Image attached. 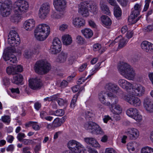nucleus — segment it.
<instances>
[{
    "label": "nucleus",
    "instance_id": "obj_1",
    "mask_svg": "<svg viewBox=\"0 0 153 153\" xmlns=\"http://www.w3.org/2000/svg\"><path fill=\"white\" fill-rule=\"evenodd\" d=\"M90 8V11L94 14L98 11V7L95 2L91 1H86L81 2L78 5L79 13L84 17L89 16V13L88 7Z\"/></svg>",
    "mask_w": 153,
    "mask_h": 153
},
{
    "label": "nucleus",
    "instance_id": "obj_2",
    "mask_svg": "<svg viewBox=\"0 0 153 153\" xmlns=\"http://www.w3.org/2000/svg\"><path fill=\"white\" fill-rule=\"evenodd\" d=\"M50 33V26L46 24H41L36 27L34 31V35L37 40L43 41L47 38Z\"/></svg>",
    "mask_w": 153,
    "mask_h": 153
},
{
    "label": "nucleus",
    "instance_id": "obj_3",
    "mask_svg": "<svg viewBox=\"0 0 153 153\" xmlns=\"http://www.w3.org/2000/svg\"><path fill=\"white\" fill-rule=\"evenodd\" d=\"M118 71L121 75L126 79L133 80L136 76V73L133 68L126 63L122 62L118 67Z\"/></svg>",
    "mask_w": 153,
    "mask_h": 153
},
{
    "label": "nucleus",
    "instance_id": "obj_4",
    "mask_svg": "<svg viewBox=\"0 0 153 153\" xmlns=\"http://www.w3.org/2000/svg\"><path fill=\"white\" fill-rule=\"evenodd\" d=\"M53 4L56 10L62 12V13L58 14L55 12H53L51 15L52 18L54 19L62 18L64 14V10L66 7V1L65 0H53Z\"/></svg>",
    "mask_w": 153,
    "mask_h": 153
},
{
    "label": "nucleus",
    "instance_id": "obj_5",
    "mask_svg": "<svg viewBox=\"0 0 153 153\" xmlns=\"http://www.w3.org/2000/svg\"><path fill=\"white\" fill-rule=\"evenodd\" d=\"M50 64L46 60H41L35 63L34 69L35 72L39 74L47 73L51 69Z\"/></svg>",
    "mask_w": 153,
    "mask_h": 153
},
{
    "label": "nucleus",
    "instance_id": "obj_6",
    "mask_svg": "<svg viewBox=\"0 0 153 153\" xmlns=\"http://www.w3.org/2000/svg\"><path fill=\"white\" fill-rule=\"evenodd\" d=\"M14 12L21 15L27 11L29 7L28 2L25 0H17L14 4Z\"/></svg>",
    "mask_w": 153,
    "mask_h": 153
},
{
    "label": "nucleus",
    "instance_id": "obj_7",
    "mask_svg": "<svg viewBox=\"0 0 153 153\" xmlns=\"http://www.w3.org/2000/svg\"><path fill=\"white\" fill-rule=\"evenodd\" d=\"M67 146L72 152L74 153H85V147L79 142L74 140H71L68 143ZM71 153V152H65Z\"/></svg>",
    "mask_w": 153,
    "mask_h": 153
},
{
    "label": "nucleus",
    "instance_id": "obj_8",
    "mask_svg": "<svg viewBox=\"0 0 153 153\" xmlns=\"http://www.w3.org/2000/svg\"><path fill=\"white\" fill-rule=\"evenodd\" d=\"M141 10V5L138 3H136L132 9L131 14L128 17V21L131 24H134L140 18V16L137 18L139 15Z\"/></svg>",
    "mask_w": 153,
    "mask_h": 153
},
{
    "label": "nucleus",
    "instance_id": "obj_9",
    "mask_svg": "<svg viewBox=\"0 0 153 153\" xmlns=\"http://www.w3.org/2000/svg\"><path fill=\"white\" fill-rule=\"evenodd\" d=\"M120 98L135 107L141 105V102L139 98L134 95L123 94Z\"/></svg>",
    "mask_w": 153,
    "mask_h": 153
},
{
    "label": "nucleus",
    "instance_id": "obj_10",
    "mask_svg": "<svg viewBox=\"0 0 153 153\" xmlns=\"http://www.w3.org/2000/svg\"><path fill=\"white\" fill-rule=\"evenodd\" d=\"M145 91L144 87L140 84L132 85V87L128 91V93L131 94L137 97H141L145 93Z\"/></svg>",
    "mask_w": 153,
    "mask_h": 153
},
{
    "label": "nucleus",
    "instance_id": "obj_11",
    "mask_svg": "<svg viewBox=\"0 0 153 153\" xmlns=\"http://www.w3.org/2000/svg\"><path fill=\"white\" fill-rule=\"evenodd\" d=\"M84 126L86 129L91 130V131L92 133L101 135H103L104 134L102 129L95 123H87L85 124Z\"/></svg>",
    "mask_w": 153,
    "mask_h": 153
},
{
    "label": "nucleus",
    "instance_id": "obj_12",
    "mask_svg": "<svg viewBox=\"0 0 153 153\" xmlns=\"http://www.w3.org/2000/svg\"><path fill=\"white\" fill-rule=\"evenodd\" d=\"M20 39L17 33L15 30H12L10 33L8 38V42L11 46H17L20 43Z\"/></svg>",
    "mask_w": 153,
    "mask_h": 153
},
{
    "label": "nucleus",
    "instance_id": "obj_13",
    "mask_svg": "<svg viewBox=\"0 0 153 153\" xmlns=\"http://www.w3.org/2000/svg\"><path fill=\"white\" fill-rule=\"evenodd\" d=\"M50 10V4L48 2L44 3L41 5L39 11V17L42 19H45L49 14Z\"/></svg>",
    "mask_w": 153,
    "mask_h": 153
},
{
    "label": "nucleus",
    "instance_id": "obj_14",
    "mask_svg": "<svg viewBox=\"0 0 153 153\" xmlns=\"http://www.w3.org/2000/svg\"><path fill=\"white\" fill-rule=\"evenodd\" d=\"M62 43L60 40L55 37L53 40L52 45L51 46L50 52L53 54H56L61 50Z\"/></svg>",
    "mask_w": 153,
    "mask_h": 153
},
{
    "label": "nucleus",
    "instance_id": "obj_15",
    "mask_svg": "<svg viewBox=\"0 0 153 153\" xmlns=\"http://www.w3.org/2000/svg\"><path fill=\"white\" fill-rule=\"evenodd\" d=\"M11 50L5 49L3 54L4 59L7 62V63L10 65L16 63L17 59L15 56L12 54L10 52Z\"/></svg>",
    "mask_w": 153,
    "mask_h": 153
},
{
    "label": "nucleus",
    "instance_id": "obj_16",
    "mask_svg": "<svg viewBox=\"0 0 153 153\" xmlns=\"http://www.w3.org/2000/svg\"><path fill=\"white\" fill-rule=\"evenodd\" d=\"M29 85L31 89L36 90L40 88L42 86L41 80L37 78H32L29 80Z\"/></svg>",
    "mask_w": 153,
    "mask_h": 153
},
{
    "label": "nucleus",
    "instance_id": "obj_17",
    "mask_svg": "<svg viewBox=\"0 0 153 153\" xmlns=\"http://www.w3.org/2000/svg\"><path fill=\"white\" fill-rule=\"evenodd\" d=\"M142 50L146 53L152 52L153 53V44L148 41H143L140 44Z\"/></svg>",
    "mask_w": 153,
    "mask_h": 153
},
{
    "label": "nucleus",
    "instance_id": "obj_18",
    "mask_svg": "<svg viewBox=\"0 0 153 153\" xmlns=\"http://www.w3.org/2000/svg\"><path fill=\"white\" fill-rule=\"evenodd\" d=\"M36 22L33 19L26 20L24 23L23 27L27 31H31L35 27Z\"/></svg>",
    "mask_w": 153,
    "mask_h": 153
},
{
    "label": "nucleus",
    "instance_id": "obj_19",
    "mask_svg": "<svg viewBox=\"0 0 153 153\" xmlns=\"http://www.w3.org/2000/svg\"><path fill=\"white\" fill-rule=\"evenodd\" d=\"M72 24L74 27L79 28L84 26L85 25V22L82 17L76 16L73 18Z\"/></svg>",
    "mask_w": 153,
    "mask_h": 153
},
{
    "label": "nucleus",
    "instance_id": "obj_20",
    "mask_svg": "<svg viewBox=\"0 0 153 153\" xmlns=\"http://www.w3.org/2000/svg\"><path fill=\"white\" fill-rule=\"evenodd\" d=\"M0 10L1 15L4 17L7 16L10 13L11 10L9 6L2 2L1 0H0Z\"/></svg>",
    "mask_w": 153,
    "mask_h": 153
},
{
    "label": "nucleus",
    "instance_id": "obj_21",
    "mask_svg": "<svg viewBox=\"0 0 153 153\" xmlns=\"http://www.w3.org/2000/svg\"><path fill=\"white\" fill-rule=\"evenodd\" d=\"M125 133L127 135L132 138L137 139L140 135V132L139 130L136 128H131L127 129Z\"/></svg>",
    "mask_w": 153,
    "mask_h": 153
},
{
    "label": "nucleus",
    "instance_id": "obj_22",
    "mask_svg": "<svg viewBox=\"0 0 153 153\" xmlns=\"http://www.w3.org/2000/svg\"><path fill=\"white\" fill-rule=\"evenodd\" d=\"M144 108L148 112H153V101L148 98H145L143 102Z\"/></svg>",
    "mask_w": 153,
    "mask_h": 153
},
{
    "label": "nucleus",
    "instance_id": "obj_23",
    "mask_svg": "<svg viewBox=\"0 0 153 153\" xmlns=\"http://www.w3.org/2000/svg\"><path fill=\"white\" fill-rule=\"evenodd\" d=\"M119 85L123 88L128 91L132 87V84L124 79H120L118 81Z\"/></svg>",
    "mask_w": 153,
    "mask_h": 153
},
{
    "label": "nucleus",
    "instance_id": "obj_24",
    "mask_svg": "<svg viewBox=\"0 0 153 153\" xmlns=\"http://www.w3.org/2000/svg\"><path fill=\"white\" fill-rule=\"evenodd\" d=\"M110 109L111 112L114 115H120L122 112V109L121 107L119 104L115 105L111 104Z\"/></svg>",
    "mask_w": 153,
    "mask_h": 153
},
{
    "label": "nucleus",
    "instance_id": "obj_25",
    "mask_svg": "<svg viewBox=\"0 0 153 153\" xmlns=\"http://www.w3.org/2000/svg\"><path fill=\"white\" fill-rule=\"evenodd\" d=\"M118 42H119V47L121 48L126 45L128 42V40L123 37L121 35H120L115 39L113 43H115Z\"/></svg>",
    "mask_w": 153,
    "mask_h": 153
},
{
    "label": "nucleus",
    "instance_id": "obj_26",
    "mask_svg": "<svg viewBox=\"0 0 153 153\" xmlns=\"http://www.w3.org/2000/svg\"><path fill=\"white\" fill-rule=\"evenodd\" d=\"M105 88L107 90L112 91L114 93L117 92L120 90L119 87L117 85L111 83L106 84Z\"/></svg>",
    "mask_w": 153,
    "mask_h": 153
},
{
    "label": "nucleus",
    "instance_id": "obj_27",
    "mask_svg": "<svg viewBox=\"0 0 153 153\" xmlns=\"http://www.w3.org/2000/svg\"><path fill=\"white\" fill-rule=\"evenodd\" d=\"M85 142L92 146L97 148H100V146L98 142L94 138L87 137L84 138Z\"/></svg>",
    "mask_w": 153,
    "mask_h": 153
},
{
    "label": "nucleus",
    "instance_id": "obj_28",
    "mask_svg": "<svg viewBox=\"0 0 153 153\" xmlns=\"http://www.w3.org/2000/svg\"><path fill=\"white\" fill-rule=\"evenodd\" d=\"M62 40L63 44L66 45H70L72 42L71 36L68 34L63 35L62 37Z\"/></svg>",
    "mask_w": 153,
    "mask_h": 153
},
{
    "label": "nucleus",
    "instance_id": "obj_29",
    "mask_svg": "<svg viewBox=\"0 0 153 153\" xmlns=\"http://www.w3.org/2000/svg\"><path fill=\"white\" fill-rule=\"evenodd\" d=\"M67 54L66 53L61 52L56 59V61L60 63H63L66 60L67 57Z\"/></svg>",
    "mask_w": 153,
    "mask_h": 153
},
{
    "label": "nucleus",
    "instance_id": "obj_30",
    "mask_svg": "<svg viewBox=\"0 0 153 153\" xmlns=\"http://www.w3.org/2000/svg\"><path fill=\"white\" fill-rule=\"evenodd\" d=\"M81 32L83 36L87 38H91L93 34L92 31L89 28L84 29L81 30Z\"/></svg>",
    "mask_w": 153,
    "mask_h": 153
},
{
    "label": "nucleus",
    "instance_id": "obj_31",
    "mask_svg": "<svg viewBox=\"0 0 153 153\" xmlns=\"http://www.w3.org/2000/svg\"><path fill=\"white\" fill-rule=\"evenodd\" d=\"M101 20L103 25L105 26H109L111 24V21L107 16L103 15L100 18Z\"/></svg>",
    "mask_w": 153,
    "mask_h": 153
},
{
    "label": "nucleus",
    "instance_id": "obj_32",
    "mask_svg": "<svg viewBox=\"0 0 153 153\" xmlns=\"http://www.w3.org/2000/svg\"><path fill=\"white\" fill-rule=\"evenodd\" d=\"M23 80V76L20 74H17L14 76L12 79V82L14 84H19L21 83Z\"/></svg>",
    "mask_w": 153,
    "mask_h": 153
},
{
    "label": "nucleus",
    "instance_id": "obj_33",
    "mask_svg": "<svg viewBox=\"0 0 153 153\" xmlns=\"http://www.w3.org/2000/svg\"><path fill=\"white\" fill-rule=\"evenodd\" d=\"M138 111V110L135 108H131L126 111V114L128 116L132 118Z\"/></svg>",
    "mask_w": 153,
    "mask_h": 153
},
{
    "label": "nucleus",
    "instance_id": "obj_34",
    "mask_svg": "<svg viewBox=\"0 0 153 153\" xmlns=\"http://www.w3.org/2000/svg\"><path fill=\"white\" fill-rule=\"evenodd\" d=\"M108 93L106 94V92L104 91L100 92L98 95V99L100 102L104 104L106 102V97Z\"/></svg>",
    "mask_w": 153,
    "mask_h": 153
},
{
    "label": "nucleus",
    "instance_id": "obj_35",
    "mask_svg": "<svg viewBox=\"0 0 153 153\" xmlns=\"http://www.w3.org/2000/svg\"><path fill=\"white\" fill-rule=\"evenodd\" d=\"M107 96L111 100L112 102V103L111 104H113L114 105H116L118 102V97L112 93H108Z\"/></svg>",
    "mask_w": 153,
    "mask_h": 153
},
{
    "label": "nucleus",
    "instance_id": "obj_36",
    "mask_svg": "<svg viewBox=\"0 0 153 153\" xmlns=\"http://www.w3.org/2000/svg\"><path fill=\"white\" fill-rule=\"evenodd\" d=\"M114 14L116 17H119L122 14V10L117 4L114 6Z\"/></svg>",
    "mask_w": 153,
    "mask_h": 153
},
{
    "label": "nucleus",
    "instance_id": "obj_37",
    "mask_svg": "<svg viewBox=\"0 0 153 153\" xmlns=\"http://www.w3.org/2000/svg\"><path fill=\"white\" fill-rule=\"evenodd\" d=\"M137 143L136 142H131L128 143L127 145V149L130 152L134 151L135 148H137Z\"/></svg>",
    "mask_w": 153,
    "mask_h": 153
},
{
    "label": "nucleus",
    "instance_id": "obj_38",
    "mask_svg": "<svg viewBox=\"0 0 153 153\" xmlns=\"http://www.w3.org/2000/svg\"><path fill=\"white\" fill-rule=\"evenodd\" d=\"M141 153H153V148L146 146L142 148L141 150Z\"/></svg>",
    "mask_w": 153,
    "mask_h": 153
},
{
    "label": "nucleus",
    "instance_id": "obj_39",
    "mask_svg": "<svg viewBox=\"0 0 153 153\" xmlns=\"http://www.w3.org/2000/svg\"><path fill=\"white\" fill-rule=\"evenodd\" d=\"M41 47L39 44H36L33 47L32 50L33 54H38L40 51Z\"/></svg>",
    "mask_w": 153,
    "mask_h": 153
},
{
    "label": "nucleus",
    "instance_id": "obj_40",
    "mask_svg": "<svg viewBox=\"0 0 153 153\" xmlns=\"http://www.w3.org/2000/svg\"><path fill=\"white\" fill-rule=\"evenodd\" d=\"M132 118L134 119L137 122H140L142 120L143 117L142 115L140 114L138 111Z\"/></svg>",
    "mask_w": 153,
    "mask_h": 153
},
{
    "label": "nucleus",
    "instance_id": "obj_41",
    "mask_svg": "<svg viewBox=\"0 0 153 153\" xmlns=\"http://www.w3.org/2000/svg\"><path fill=\"white\" fill-rule=\"evenodd\" d=\"M1 120L6 124H9L10 122V118L7 115H4L2 116Z\"/></svg>",
    "mask_w": 153,
    "mask_h": 153
},
{
    "label": "nucleus",
    "instance_id": "obj_42",
    "mask_svg": "<svg viewBox=\"0 0 153 153\" xmlns=\"http://www.w3.org/2000/svg\"><path fill=\"white\" fill-rule=\"evenodd\" d=\"M33 54L32 50L30 49H26L23 55L25 58H29Z\"/></svg>",
    "mask_w": 153,
    "mask_h": 153
},
{
    "label": "nucleus",
    "instance_id": "obj_43",
    "mask_svg": "<svg viewBox=\"0 0 153 153\" xmlns=\"http://www.w3.org/2000/svg\"><path fill=\"white\" fill-rule=\"evenodd\" d=\"M101 8L102 11L104 13L109 15L111 12L108 6L104 4H102L101 6Z\"/></svg>",
    "mask_w": 153,
    "mask_h": 153
},
{
    "label": "nucleus",
    "instance_id": "obj_44",
    "mask_svg": "<svg viewBox=\"0 0 153 153\" xmlns=\"http://www.w3.org/2000/svg\"><path fill=\"white\" fill-rule=\"evenodd\" d=\"M79 95V94H77L74 96L71 103L70 106L71 108H73L75 106L77 99Z\"/></svg>",
    "mask_w": 153,
    "mask_h": 153
},
{
    "label": "nucleus",
    "instance_id": "obj_45",
    "mask_svg": "<svg viewBox=\"0 0 153 153\" xmlns=\"http://www.w3.org/2000/svg\"><path fill=\"white\" fill-rule=\"evenodd\" d=\"M53 126L54 128L60 126L62 124V123L58 118L55 119L52 122Z\"/></svg>",
    "mask_w": 153,
    "mask_h": 153
},
{
    "label": "nucleus",
    "instance_id": "obj_46",
    "mask_svg": "<svg viewBox=\"0 0 153 153\" xmlns=\"http://www.w3.org/2000/svg\"><path fill=\"white\" fill-rule=\"evenodd\" d=\"M16 14V15L11 17V20L13 22L18 23L20 21L21 18L20 15Z\"/></svg>",
    "mask_w": 153,
    "mask_h": 153
},
{
    "label": "nucleus",
    "instance_id": "obj_47",
    "mask_svg": "<svg viewBox=\"0 0 153 153\" xmlns=\"http://www.w3.org/2000/svg\"><path fill=\"white\" fill-rule=\"evenodd\" d=\"M101 48V46L100 44L99 43L95 44L93 46V49L95 51H99L100 52V50ZM100 52L101 53H102L101 51H100Z\"/></svg>",
    "mask_w": 153,
    "mask_h": 153
},
{
    "label": "nucleus",
    "instance_id": "obj_48",
    "mask_svg": "<svg viewBox=\"0 0 153 153\" xmlns=\"http://www.w3.org/2000/svg\"><path fill=\"white\" fill-rule=\"evenodd\" d=\"M15 70L14 69V67L11 66L7 67L6 69L7 72L8 74H15Z\"/></svg>",
    "mask_w": 153,
    "mask_h": 153
},
{
    "label": "nucleus",
    "instance_id": "obj_49",
    "mask_svg": "<svg viewBox=\"0 0 153 153\" xmlns=\"http://www.w3.org/2000/svg\"><path fill=\"white\" fill-rule=\"evenodd\" d=\"M57 98L56 95H53L49 97H47L44 99V101L45 102L48 101L49 102L53 101L55 100Z\"/></svg>",
    "mask_w": 153,
    "mask_h": 153
},
{
    "label": "nucleus",
    "instance_id": "obj_50",
    "mask_svg": "<svg viewBox=\"0 0 153 153\" xmlns=\"http://www.w3.org/2000/svg\"><path fill=\"white\" fill-rule=\"evenodd\" d=\"M57 101L58 104L60 106H63L66 104L67 102L66 100L60 98H58L57 99Z\"/></svg>",
    "mask_w": 153,
    "mask_h": 153
},
{
    "label": "nucleus",
    "instance_id": "obj_51",
    "mask_svg": "<svg viewBox=\"0 0 153 153\" xmlns=\"http://www.w3.org/2000/svg\"><path fill=\"white\" fill-rule=\"evenodd\" d=\"M64 114V112L62 109H59L55 111V116H62Z\"/></svg>",
    "mask_w": 153,
    "mask_h": 153
},
{
    "label": "nucleus",
    "instance_id": "obj_52",
    "mask_svg": "<svg viewBox=\"0 0 153 153\" xmlns=\"http://www.w3.org/2000/svg\"><path fill=\"white\" fill-rule=\"evenodd\" d=\"M152 0H145V4L144 6L143 11H146L148 9L149 4Z\"/></svg>",
    "mask_w": 153,
    "mask_h": 153
},
{
    "label": "nucleus",
    "instance_id": "obj_53",
    "mask_svg": "<svg viewBox=\"0 0 153 153\" xmlns=\"http://www.w3.org/2000/svg\"><path fill=\"white\" fill-rule=\"evenodd\" d=\"M117 1L123 7L126 6L128 4V0H117Z\"/></svg>",
    "mask_w": 153,
    "mask_h": 153
},
{
    "label": "nucleus",
    "instance_id": "obj_54",
    "mask_svg": "<svg viewBox=\"0 0 153 153\" xmlns=\"http://www.w3.org/2000/svg\"><path fill=\"white\" fill-rule=\"evenodd\" d=\"M76 42L79 44L82 45L84 43V39L80 36H78L76 38Z\"/></svg>",
    "mask_w": 153,
    "mask_h": 153
},
{
    "label": "nucleus",
    "instance_id": "obj_55",
    "mask_svg": "<svg viewBox=\"0 0 153 153\" xmlns=\"http://www.w3.org/2000/svg\"><path fill=\"white\" fill-rule=\"evenodd\" d=\"M23 143L25 145H28L33 144L34 142L32 140L24 139L22 141Z\"/></svg>",
    "mask_w": 153,
    "mask_h": 153
},
{
    "label": "nucleus",
    "instance_id": "obj_56",
    "mask_svg": "<svg viewBox=\"0 0 153 153\" xmlns=\"http://www.w3.org/2000/svg\"><path fill=\"white\" fill-rule=\"evenodd\" d=\"M25 137V134L21 132L18 134L17 138L19 141H21L23 140V138Z\"/></svg>",
    "mask_w": 153,
    "mask_h": 153
},
{
    "label": "nucleus",
    "instance_id": "obj_57",
    "mask_svg": "<svg viewBox=\"0 0 153 153\" xmlns=\"http://www.w3.org/2000/svg\"><path fill=\"white\" fill-rule=\"evenodd\" d=\"M153 30V25H149L145 27L143 29V30L145 32H149L152 31Z\"/></svg>",
    "mask_w": 153,
    "mask_h": 153
},
{
    "label": "nucleus",
    "instance_id": "obj_58",
    "mask_svg": "<svg viewBox=\"0 0 153 153\" xmlns=\"http://www.w3.org/2000/svg\"><path fill=\"white\" fill-rule=\"evenodd\" d=\"M104 153H117V152L114 149L108 148L105 149Z\"/></svg>",
    "mask_w": 153,
    "mask_h": 153
},
{
    "label": "nucleus",
    "instance_id": "obj_59",
    "mask_svg": "<svg viewBox=\"0 0 153 153\" xmlns=\"http://www.w3.org/2000/svg\"><path fill=\"white\" fill-rule=\"evenodd\" d=\"M89 25L92 27L95 28L96 27V25L94 21L92 19H88V20Z\"/></svg>",
    "mask_w": 153,
    "mask_h": 153
},
{
    "label": "nucleus",
    "instance_id": "obj_60",
    "mask_svg": "<svg viewBox=\"0 0 153 153\" xmlns=\"http://www.w3.org/2000/svg\"><path fill=\"white\" fill-rule=\"evenodd\" d=\"M87 65L88 63L87 62L82 64L79 68V71L82 72L86 68Z\"/></svg>",
    "mask_w": 153,
    "mask_h": 153
},
{
    "label": "nucleus",
    "instance_id": "obj_61",
    "mask_svg": "<svg viewBox=\"0 0 153 153\" xmlns=\"http://www.w3.org/2000/svg\"><path fill=\"white\" fill-rule=\"evenodd\" d=\"M68 27V25L66 24H62L59 26V30L61 31H64L67 29Z\"/></svg>",
    "mask_w": 153,
    "mask_h": 153
},
{
    "label": "nucleus",
    "instance_id": "obj_62",
    "mask_svg": "<svg viewBox=\"0 0 153 153\" xmlns=\"http://www.w3.org/2000/svg\"><path fill=\"white\" fill-rule=\"evenodd\" d=\"M15 69V73H16V72H21L23 71V69L21 65H18L17 66L14 67Z\"/></svg>",
    "mask_w": 153,
    "mask_h": 153
},
{
    "label": "nucleus",
    "instance_id": "obj_63",
    "mask_svg": "<svg viewBox=\"0 0 153 153\" xmlns=\"http://www.w3.org/2000/svg\"><path fill=\"white\" fill-rule=\"evenodd\" d=\"M85 115L86 118H89L93 117V114L91 110H90L85 112Z\"/></svg>",
    "mask_w": 153,
    "mask_h": 153
},
{
    "label": "nucleus",
    "instance_id": "obj_64",
    "mask_svg": "<svg viewBox=\"0 0 153 153\" xmlns=\"http://www.w3.org/2000/svg\"><path fill=\"white\" fill-rule=\"evenodd\" d=\"M30 123L32 124V126L33 128L35 130H39L40 129L39 126L36 123H34L33 122H30Z\"/></svg>",
    "mask_w": 153,
    "mask_h": 153
}]
</instances>
